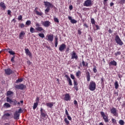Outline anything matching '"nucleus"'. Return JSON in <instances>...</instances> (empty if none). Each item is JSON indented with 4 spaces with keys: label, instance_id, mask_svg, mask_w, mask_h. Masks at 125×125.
I'll return each instance as SVG.
<instances>
[{
    "label": "nucleus",
    "instance_id": "nucleus-8",
    "mask_svg": "<svg viewBox=\"0 0 125 125\" xmlns=\"http://www.w3.org/2000/svg\"><path fill=\"white\" fill-rule=\"evenodd\" d=\"M111 113L115 116V117H118V113L117 112V109L115 107H112V109H110Z\"/></svg>",
    "mask_w": 125,
    "mask_h": 125
},
{
    "label": "nucleus",
    "instance_id": "nucleus-17",
    "mask_svg": "<svg viewBox=\"0 0 125 125\" xmlns=\"http://www.w3.org/2000/svg\"><path fill=\"white\" fill-rule=\"evenodd\" d=\"M24 36H25V32L24 31H21L19 35L20 40H23Z\"/></svg>",
    "mask_w": 125,
    "mask_h": 125
},
{
    "label": "nucleus",
    "instance_id": "nucleus-14",
    "mask_svg": "<svg viewBox=\"0 0 125 125\" xmlns=\"http://www.w3.org/2000/svg\"><path fill=\"white\" fill-rule=\"evenodd\" d=\"M64 100L65 101H70L71 100V96L69 94H66L64 96Z\"/></svg>",
    "mask_w": 125,
    "mask_h": 125
},
{
    "label": "nucleus",
    "instance_id": "nucleus-34",
    "mask_svg": "<svg viewBox=\"0 0 125 125\" xmlns=\"http://www.w3.org/2000/svg\"><path fill=\"white\" fill-rule=\"evenodd\" d=\"M81 74H82V73L81 72V71L78 70L77 72H76V76H77L78 77H80V75H81Z\"/></svg>",
    "mask_w": 125,
    "mask_h": 125
},
{
    "label": "nucleus",
    "instance_id": "nucleus-50",
    "mask_svg": "<svg viewBox=\"0 0 125 125\" xmlns=\"http://www.w3.org/2000/svg\"><path fill=\"white\" fill-rule=\"evenodd\" d=\"M20 26H21V29H23V28H24V27H25V25L24 24V23L21 24Z\"/></svg>",
    "mask_w": 125,
    "mask_h": 125
},
{
    "label": "nucleus",
    "instance_id": "nucleus-63",
    "mask_svg": "<svg viewBox=\"0 0 125 125\" xmlns=\"http://www.w3.org/2000/svg\"><path fill=\"white\" fill-rule=\"evenodd\" d=\"M108 33L109 34H112V33H113V31H112V30H111V29H110L109 30H108Z\"/></svg>",
    "mask_w": 125,
    "mask_h": 125
},
{
    "label": "nucleus",
    "instance_id": "nucleus-42",
    "mask_svg": "<svg viewBox=\"0 0 125 125\" xmlns=\"http://www.w3.org/2000/svg\"><path fill=\"white\" fill-rule=\"evenodd\" d=\"M54 21H55V22H56V23H59V20L57 18H54Z\"/></svg>",
    "mask_w": 125,
    "mask_h": 125
},
{
    "label": "nucleus",
    "instance_id": "nucleus-13",
    "mask_svg": "<svg viewBox=\"0 0 125 125\" xmlns=\"http://www.w3.org/2000/svg\"><path fill=\"white\" fill-rule=\"evenodd\" d=\"M65 48H66V44L62 43L60 46L59 50L61 51V52H62V51L65 49Z\"/></svg>",
    "mask_w": 125,
    "mask_h": 125
},
{
    "label": "nucleus",
    "instance_id": "nucleus-35",
    "mask_svg": "<svg viewBox=\"0 0 125 125\" xmlns=\"http://www.w3.org/2000/svg\"><path fill=\"white\" fill-rule=\"evenodd\" d=\"M23 82V79H19L17 80H16V83H21Z\"/></svg>",
    "mask_w": 125,
    "mask_h": 125
},
{
    "label": "nucleus",
    "instance_id": "nucleus-3",
    "mask_svg": "<svg viewBox=\"0 0 125 125\" xmlns=\"http://www.w3.org/2000/svg\"><path fill=\"white\" fill-rule=\"evenodd\" d=\"M101 116L103 118L105 123H108L109 120H108V116L105 115V113L103 111H101Z\"/></svg>",
    "mask_w": 125,
    "mask_h": 125
},
{
    "label": "nucleus",
    "instance_id": "nucleus-22",
    "mask_svg": "<svg viewBox=\"0 0 125 125\" xmlns=\"http://www.w3.org/2000/svg\"><path fill=\"white\" fill-rule=\"evenodd\" d=\"M25 53L26 54H27V55H29V56H31L32 55V54H31V52H30V50H29V49L27 48L25 49Z\"/></svg>",
    "mask_w": 125,
    "mask_h": 125
},
{
    "label": "nucleus",
    "instance_id": "nucleus-53",
    "mask_svg": "<svg viewBox=\"0 0 125 125\" xmlns=\"http://www.w3.org/2000/svg\"><path fill=\"white\" fill-rule=\"evenodd\" d=\"M65 115L66 116H68V115H69V112H68L67 108H65Z\"/></svg>",
    "mask_w": 125,
    "mask_h": 125
},
{
    "label": "nucleus",
    "instance_id": "nucleus-5",
    "mask_svg": "<svg viewBox=\"0 0 125 125\" xmlns=\"http://www.w3.org/2000/svg\"><path fill=\"white\" fill-rule=\"evenodd\" d=\"M92 5V2L91 0H86L84 1L83 3V6L86 7H89Z\"/></svg>",
    "mask_w": 125,
    "mask_h": 125
},
{
    "label": "nucleus",
    "instance_id": "nucleus-36",
    "mask_svg": "<svg viewBox=\"0 0 125 125\" xmlns=\"http://www.w3.org/2000/svg\"><path fill=\"white\" fill-rule=\"evenodd\" d=\"M119 123L121 125H125V122H124L123 120H120L119 121Z\"/></svg>",
    "mask_w": 125,
    "mask_h": 125
},
{
    "label": "nucleus",
    "instance_id": "nucleus-10",
    "mask_svg": "<svg viewBox=\"0 0 125 125\" xmlns=\"http://www.w3.org/2000/svg\"><path fill=\"white\" fill-rule=\"evenodd\" d=\"M19 117H20V114L18 113V111H16L14 113V119L15 120H19Z\"/></svg>",
    "mask_w": 125,
    "mask_h": 125
},
{
    "label": "nucleus",
    "instance_id": "nucleus-12",
    "mask_svg": "<svg viewBox=\"0 0 125 125\" xmlns=\"http://www.w3.org/2000/svg\"><path fill=\"white\" fill-rule=\"evenodd\" d=\"M64 77L66 78V81L68 82L69 85H73V83H72V80H71V78H70V77L67 75H65Z\"/></svg>",
    "mask_w": 125,
    "mask_h": 125
},
{
    "label": "nucleus",
    "instance_id": "nucleus-25",
    "mask_svg": "<svg viewBox=\"0 0 125 125\" xmlns=\"http://www.w3.org/2000/svg\"><path fill=\"white\" fill-rule=\"evenodd\" d=\"M55 40V47H57V45H58V38L56 37Z\"/></svg>",
    "mask_w": 125,
    "mask_h": 125
},
{
    "label": "nucleus",
    "instance_id": "nucleus-56",
    "mask_svg": "<svg viewBox=\"0 0 125 125\" xmlns=\"http://www.w3.org/2000/svg\"><path fill=\"white\" fill-rule=\"evenodd\" d=\"M5 116H6V117H9L10 116V114L7 113L4 114Z\"/></svg>",
    "mask_w": 125,
    "mask_h": 125
},
{
    "label": "nucleus",
    "instance_id": "nucleus-62",
    "mask_svg": "<svg viewBox=\"0 0 125 125\" xmlns=\"http://www.w3.org/2000/svg\"><path fill=\"white\" fill-rule=\"evenodd\" d=\"M78 32L79 35H82V31L79 30L78 31Z\"/></svg>",
    "mask_w": 125,
    "mask_h": 125
},
{
    "label": "nucleus",
    "instance_id": "nucleus-24",
    "mask_svg": "<svg viewBox=\"0 0 125 125\" xmlns=\"http://www.w3.org/2000/svg\"><path fill=\"white\" fill-rule=\"evenodd\" d=\"M41 112V115L42 116V117H45V113L43 112V110L42 109V108H41L40 110Z\"/></svg>",
    "mask_w": 125,
    "mask_h": 125
},
{
    "label": "nucleus",
    "instance_id": "nucleus-48",
    "mask_svg": "<svg viewBox=\"0 0 125 125\" xmlns=\"http://www.w3.org/2000/svg\"><path fill=\"white\" fill-rule=\"evenodd\" d=\"M70 78L71 79H72V80H75V76H74V75L73 74H70Z\"/></svg>",
    "mask_w": 125,
    "mask_h": 125
},
{
    "label": "nucleus",
    "instance_id": "nucleus-43",
    "mask_svg": "<svg viewBox=\"0 0 125 125\" xmlns=\"http://www.w3.org/2000/svg\"><path fill=\"white\" fill-rule=\"evenodd\" d=\"M8 53H10L11 55H14L15 54V53L13 51H9Z\"/></svg>",
    "mask_w": 125,
    "mask_h": 125
},
{
    "label": "nucleus",
    "instance_id": "nucleus-60",
    "mask_svg": "<svg viewBox=\"0 0 125 125\" xmlns=\"http://www.w3.org/2000/svg\"><path fill=\"white\" fill-rule=\"evenodd\" d=\"M74 103L75 105H78V102L76 100L74 101Z\"/></svg>",
    "mask_w": 125,
    "mask_h": 125
},
{
    "label": "nucleus",
    "instance_id": "nucleus-15",
    "mask_svg": "<svg viewBox=\"0 0 125 125\" xmlns=\"http://www.w3.org/2000/svg\"><path fill=\"white\" fill-rule=\"evenodd\" d=\"M47 41H49V42H53V35H49L46 36Z\"/></svg>",
    "mask_w": 125,
    "mask_h": 125
},
{
    "label": "nucleus",
    "instance_id": "nucleus-32",
    "mask_svg": "<svg viewBox=\"0 0 125 125\" xmlns=\"http://www.w3.org/2000/svg\"><path fill=\"white\" fill-rule=\"evenodd\" d=\"M64 121L65 122V124L67 125H69V124H70V121H68L67 118H65Z\"/></svg>",
    "mask_w": 125,
    "mask_h": 125
},
{
    "label": "nucleus",
    "instance_id": "nucleus-33",
    "mask_svg": "<svg viewBox=\"0 0 125 125\" xmlns=\"http://www.w3.org/2000/svg\"><path fill=\"white\" fill-rule=\"evenodd\" d=\"M91 22L92 25L95 24V20H94V19L93 18L91 19Z\"/></svg>",
    "mask_w": 125,
    "mask_h": 125
},
{
    "label": "nucleus",
    "instance_id": "nucleus-38",
    "mask_svg": "<svg viewBox=\"0 0 125 125\" xmlns=\"http://www.w3.org/2000/svg\"><path fill=\"white\" fill-rule=\"evenodd\" d=\"M70 22L72 24H76V23H77V21H76V20L72 19L71 21H70Z\"/></svg>",
    "mask_w": 125,
    "mask_h": 125
},
{
    "label": "nucleus",
    "instance_id": "nucleus-23",
    "mask_svg": "<svg viewBox=\"0 0 125 125\" xmlns=\"http://www.w3.org/2000/svg\"><path fill=\"white\" fill-rule=\"evenodd\" d=\"M86 74L87 81L89 82L90 81V74H89V72H87Z\"/></svg>",
    "mask_w": 125,
    "mask_h": 125
},
{
    "label": "nucleus",
    "instance_id": "nucleus-7",
    "mask_svg": "<svg viewBox=\"0 0 125 125\" xmlns=\"http://www.w3.org/2000/svg\"><path fill=\"white\" fill-rule=\"evenodd\" d=\"M35 25L36 27H35V30L36 31H38L39 32H42V31H43V28H42V27L40 26L41 25L40 24V23L37 22L35 24Z\"/></svg>",
    "mask_w": 125,
    "mask_h": 125
},
{
    "label": "nucleus",
    "instance_id": "nucleus-27",
    "mask_svg": "<svg viewBox=\"0 0 125 125\" xmlns=\"http://www.w3.org/2000/svg\"><path fill=\"white\" fill-rule=\"evenodd\" d=\"M4 106L5 108H10V107H11L10 104L7 103H5L4 104Z\"/></svg>",
    "mask_w": 125,
    "mask_h": 125
},
{
    "label": "nucleus",
    "instance_id": "nucleus-46",
    "mask_svg": "<svg viewBox=\"0 0 125 125\" xmlns=\"http://www.w3.org/2000/svg\"><path fill=\"white\" fill-rule=\"evenodd\" d=\"M18 113L21 114V113H23V110H22L21 108H20L18 111Z\"/></svg>",
    "mask_w": 125,
    "mask_h": 125
},
{
    "label": "nucleus",
    "instance_id": "nucleus-26",
    "mask_svg": "<svg viewBox=\"0 0 125 125\" xmlns=\"http://www.w3.org/2000/svg\"><path fill=\"white\" fill-rule=\"evenodd\" d=\"M114 86L115 89H118V88H119V83H118V81H115Z\"/></svg>",
    "mask_w": 125,
    "mask_h": 125
},
{
    "label": "nucleus",
    "instance_id": "nucleus-59",
    "mask_svg": "<svg viewBox=\"0 0 125 125\" xmlns=\"http://www.w3.org/2000/svg\"><path fill=\"white\" fill-rule=\"evenodd\" d=\"M36 102H37V103H38V102H39V101H40V98L37 97V98H36Z\"/></svg>",
    "mask_w": 125,
    "mask_h": 125
},
{
    "label": "nucleus",
    "instance_id": "nucleus-6",
    "mask_svg": "<svg viewBox=\"0 0 125 125\" xmlns=\"http://www.w3.org/2000/svg\"><path fill=\"white\" fill-rule=\"evenodd\" d=\"M41 24H42V25H43V26L44 27H49L50 26L51 23L49 21H42Z\"/></svg>",
    "mask_w": 125,
    "mask_h": 125
},
{
    "label": "nucleus",
    "instance_id": "nucleus-1",
    "mask_svg": "<svg viewBox=\"0 0 125 125\" xmlns=\"http://www.w3.org/2000/svg\"><path fill=\"white\" fill-rule=\"evenodd\" d=\"M96 88V83L95 82L92 81L90 83L89 85V89L91 90V91H94Z\"/></svg>",
    "mask_w": 125,
    "mask_h": 125
},
{
    "label": "nucleus",
    "instance_id": "nucleus-47",
    "mask_svg": "<svg viewBox=\"0 0 125 125\" xmlns=\"http://www.w3.org/2000/svg\"><path fill=\"white\" fill-rule=\"evenodd\" d=\"M113 124H116V123L117 122V121L116 120V119L112 118L111 120Z\"/></svg>",
    "mask_w": 125,
    "mask_h": 125
},
{
    "label": "nucleus",
    "instance_id": "nucleus-37",
    "mask_svg": "<svg viewBox=\"0 0 125 125\" xmlns=\"http://www.w3.org/2000/svg\"><path fill=\"white\" fill-rule=\"evenodd\" d=\"M31 21H27L25 24L26 25H27V26H30L31 25Z\"/></svg>",
    "mask_w": 125,
    "mask_h": 125
},
{
    "label": "nucleus",
    "instance_id": "nucleus-19",
    "mask_svg": "<svg viewBox=\"0 0 125 125\" xmlns=\"http://www.w3.org/2000/svg\"><path fill=\"white\" fill-rule=\"evenodd\" d=\"M0 6L2 8H3V9H4V10H5V9H6V6H5V4L3 2H1L0 3Z\"/></svg>",
    "mask_w": 125,
    "mask_h": 125
},
{
    "label": "nucleus",
    "instance_id": "nucleus-61",
    "mask_svg": "<svg viewBox=\"0 0 125 125\" xmlns=\"http://www.w3.org/2000/svg\"><path fill=\"white\" fill-rule=\"evenodd\" d=\"M125 2V0H121L120 3H124Z\"/></svg>",
    "mask_w": 125,
    "mask_h": 125
},
{
    "label": "nucleus",
    "instance_id": "nucleus-55",
    "mask_svg": "<svg viewBox=\"0 0 125 125\" xmlns=\"http://www.w3.org/2000/svg\"><path fill=\"white\" fill-rule=\"evenodd\" d=\"M83 27H85V28H88V26L86 23H84L83 24Z\"/></svg>",
    "mask_w": 125,
    "mask_h": 125
},
{
    "label": "nucleus",
    "instance_id": "nucleus-44",
    "mask_svg": "<svg viewBox=\"0 0 125 125\" xmlns=\"http://www.w3.org/2000/svg\"><path fill=\"white\" fill-rule=\"evenodd\" d=\"M93 71L94 73H97V69H96V66H94L93 68Z\"/></svg>",
    "mask_w": 125,
    "mask_h": 125
},
{
    "label": "nucleus",
    "instance_id": "nucleus-54",
    "mask_svg": "<svg viewBox=\"0 0 125 125\" xmlns=\"http://www.w3.org/2000/svg\"><path fill=\"white\" fill-rule=\"evenodd\" d=\"M74 88H75V89L77 91H78V90H79V88H78V86H74Z\"/></svg>",
    "mask_w": 125,
    "mask_h": 125
},
{
    "label": "nucleus",
    "instance_id": "nucleus-2",
    "mask_svg": "<svg viewBox=\"0 0 125 125\" xmlns=\"http://www.w3.org/2000/svg\"><path fill=\"white\" fill-rule=\"evenodd\" d=\"M115 41L117 43V44H119V45H123L124 44V42L123 41H122V40H121V38H120V37L118 36V35H116L115 38Z\"/></svg>",
    "mask_w": 125,
    "mask_h": 125
},
{
    "label": "nucleus",
    "instance_id": "nucleus-52",
    "mask_svg": "<svg viewBox=\"0 0 125 125\" xmlns=\"http://www.w3.org/2000/svg\"><path fill=\"white\" fill-rule=\"evenodd\" d=\"M22 16L21 15H20L19 17H18V20H22Z\"/></svg>",
    "mask_w": 125,
    "mask_h": 125
},
{
    "label": "nucleus",
    "instance_id": "nucleus-11",
    "mask_svg": "<svg viewBox=\"0 0 125 125\" xmlns=\"http://www.w3.org/2000/svg\"><path fill=\"white\" fill-rule=\"evenodd\" d=\"M44 5L47 7V8H49L50 9L51 7H53V5L49 2H44Z\"/></svg>",
    "mask_w": 125,
    "mask_h": 125
},
{
    "label": "nucleus",
    "instance_id": "nucleus-49",
    "mask_svg": "<svg viewBox=\"0 0 125 125\" xmlns=\"http://www.w3.org/2000/svg\"><path fill=\"white\" fill-rule=\"evenodd\" d=\"M67 117V119L68 120H69V121H72V118L71 117V116H70L69 115V114L68 115H66Z\"/></svg>",
    "mask_w": 125,
    "mask_h": 125
},
{
    "label": "nucleus",
    "instance_id": "nucleus-29",
    "mask_svg": "<svg viewBox=\"0 0 125 125\" xmlns=\"http://www.w3.org/2000/svg\"><path fill=\"white\" fill-rule=\"evenodd\" d=\"M30 32L33 34V33H36V29L33 27H30Z\"/></svg>",
    "mask_w": 125,
    "mask_h": 125
},
{
    "label": "nucleus",
    "instance_id": "nucleus-30",
    "mask_svg": "<svg viewBox=\"0 0 125 125\" xmlns=\"http://www.w3.org/2000/svg\"><path fill=\"white\" fill-rule=\"evenodd\" d=\"M13 94V92L11 91H8L7 92V96H9V95H12Z\"/></svg>",
    "mask_w": 125,
    "mask_h": 125
},
{
    "label": "nucleus",
    "instance_id": "nucleus-51",
    "mask_svg": "<svg viewBox=\"0 0 125 125\" xmlns=\"http://www.w3.org/2000/svg\"><path fill=\"white\" fill-rule=\"evenodd\" d=\"M7 14H8V15H11V11H10V10H8Z\"/></svg>",
    "mask_w": 125,
    "mask_h": 125
},
{
    "label": "nucleus",
    "instance_id": "nucleus-40",
    "mask_svg": "<svg viewBox=\"0 0 125 125\" xmlns=\"http://www.w3.org/2000/svg\"><path fill=\"white\" fill-rule=\"evenodd\" d=\"M122 54V53H121L120 51H117L115 54V56H118V55H121Z\"/></svg>",
    "mask_w": 125,
    "mask_h": 125
},
{
    "label": "nucleus",
    "instance_id": "nucleus-41",
    "mask_svg": "<svg viewBox=\"0 0 125 125\" xmlns=\"http://www.w3.org/2000/svg\"><path fill=\"white\" fill-rule=\"evenodd\" d=\"M73 83H74V86H78V82H77V81L76 80H74L73 81Z\"/></svg>",
    "mask_w": 125,
    "mask_h": 125
},
{
    "label": "nucleus",
    "instance_id": "nucleus-18",
    "mask_svg": "<svg viewBox=\"0 0 125 125\" xmlns=\"http://www.w3.org/2000/svg\"><path fill=\"white\" fill-rule=\"evenodd\" d=\"M7 102H8L9 103H13V102H14V103H17V101L16 100H14V101H12V99H11L10 98H9V97H7Z\"/></svg>",
    "mask_w": 125,
    "mask_h": 125
},
{
    "label": "nucleus",
    "instance_id": "nucleus-58",
    "mask_svg": "<svg viewBox=\"0 0 125 125\" xmlns=\"http://www.w3.org/2000/svg\"><path fill=\"white\" fill-rule=\"evenodd\" d=\"M69 9H70V10H72V9H73V6L70 5L69 7Z\"/></svg>",
    "mask_w": 125,
    "mask_h": 125
},
{
    "label": "nucleus",
    "instance_id": "nucleus-20",
    "mask_svg": "<svg viewBox=\"0 0 125 125\" xmlns=\"http://www.w3.org/2000/svg\"><path fill=\"white\" fill-rule=\"evenodd\" d=\"M109 66H116L117 65V62L112 61L108 63Z\"/></svg>",
    "mask_w": 125,
    "mask_h": 125
},
{
    "label": "nucleus",
    "instance_id": "nucleus-21",
    "mask_svg": "<svg viewBox=\"0 0 125 125\" xmlns=\"http://www.w3.org/2000/svg\"><path fill=\"white\" fill-rule=\"evenodd\" d=\"M53 104H54V103H47L46 104V105L47 107H49V108H52V106H53Z\"/></svg>",
    "mask_w": 125,
    "mask_h": 125
},
{
    "label": "nucleus",
    "instance_id": "nucleus-16",
    "mask_svg": "<svg viewBox=\"0 0 125 125\" xmlns=\"http://www.w3.org/2000/svg\"><path fill=\"white\" fill-rule=\"evenodd\" d=\"M5 73L6 75H10L12 74V70L10 68H7L5 69Z\"/></svg>",
    "mask_w": 125,
    "mask_h": 125
},
{
    "label": "nucleus",
    "instance_id": "nucleus-57",
    "mask_svg": "<svg viewBox=\"0 0 125 125\" xmlns=\"http://www.w3.org/2000/svg\"><path fill=\"white\" fill-rule=\"evenodd\" d=\"M96 30H99L100 29L98 25H96Z\"/></svg>",
    "mask_w": 125,
    "mask_h": 125
},
{
    "label": "nucleus",
    "instance_id": "nucleus-4",
    "mask_svg": "<svg viewBox=\"0 0 125 125\" xmlns=\"http://www.w3.org/2000/svg\"><path fill=\"white\" fill-rule=\"evenodd\" d=\"M15 87L17 89H21V90H23V89L26 88V85L23 84H20L18 85H16Z\"/></svg>",
    "mask_w": 125,
    "mask_h": 125
},
{
    "label": "nucleus",
    "instance_id": "nucleus-9",
    "mask_svg": "<svg viewBox=\"0 0 125 125\" xmlns=\"http://www.w3.org/2000/svg\"><path fill=\"white\" fill-rule=\"evenodd\" d=\"M71 59H75V60H78V55L76 53V52L75 51H72V53H71Z\"/></svg>",
    "mask_w": 125,
    "mask_h": 125
},
{
    "label": "nucleus",
    "instance_id": "nucleus-31",
    "mask_svg": "<svg viewBox=\"0 0 125 125\" xmlns=\"http://www.w3.org/2000/svg\"><path fill=\"white\" fill-rule=\"evenodd\" d=\"M35 12H36L37 15H39V16H42V12H40L38 11H36Z\"/></svg>",
    "mask_w": 125,
    "mask_h": 125
},
{
    "label": "nucleus",
    "instance_id": "nucleus-64",
    "mask_svg": "<svg viewBox=\"0 0 125 125\" xmlns=\"http://www.w3.org/2000/svg\"><path fill=\"white\" fill-rule=\"evenodd\" d=\"M27 64H28V65H31V64H32V62H30V61H28L27 62Z\"/></svg>",
    "mask_w": 125,
    "mask_h": 125
},
{
    "label": "nucleus",
    "instance_id": "nucleus-45",
    "mask_svg": "<svg viewBox=\"0 0 125 125\" xmlns=\"http://www.w3.org/2000/svg\"><path fill=\"white\" fill-rule=\"evenodd\" d=\"M49 10H50V9L47 8L45 10V13H48V12H49Z\"/></svg>",
    "mask_w": 125,
    "mask_h": 125
},
{
    "label": "nucleus",
    "instance_id": "nucleus-28",
    "mask_svg": "<svg viewBox=\"0 0 125 125\" xmlns=\"http://www.w3.org/2000/svg\"><path fill=\"white\" fill-rule=\"evenodd\" d=\"M38 104H39V103L38 102H36L34 104V105L33 107V110H35L36 109H37V107H38Z\"/></svg>",
    "mask_w": 125,
    "mask_h": 125
},
{
    "label": "nucleus",
    "instance_id": "nucleus-39",
    "mask_svg": "<svg viewBox=\"0 0 125 125\" xmlns=\"http://www.w3.org/2000/svg\"><path fill=\"white\" fill-rule=\"evenodd\" d=\"M38 35L40 38H44V34L43 33H39Z\"/></svg>",
    "mask_w": 125,
    "mask_h": 125
}]
</instances>
